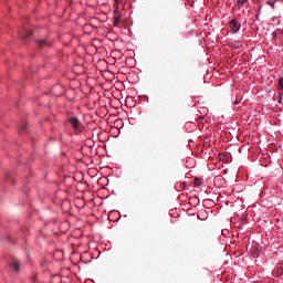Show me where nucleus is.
<instances>
[{
	"mask_svg": "<svg viewBox=\"0 0 283 283\" xmlns=\"http://www.w3.org/2000/svg\"><path fill=\"white\" fill-rule=\"evenodd\" d=\"M270 6H272V8H275V2L271 3L269 2Z\"/></svg>",
	"mask_w": 283,
	"mask_h": 283,
	"instance_id": "15",
	"label": "nucleus"
},
{
	"mask_svg": "<svg viewBox=\"0 0 283 283\" xmlns=\"http://www.w3.org/2000/svg\"><path fill=\"white\" fill-rule=\"evenodd\" d=\"M69 123L72 125L73 129H75L76 132H78V129H81V122L78 120V118L71 117L69 119Z\"/></svg>",
	"mask_w": 283,
	"mask_h": 283,
	"instance_id": "2",
	"label": "nucleus"
},
{
	"mask_svg": "<svg viewBox=\"0 0 283 283\" xmlns=\"http://www.w3.org/2000/svg\"><path fill=\"white\" fill-rule=\"evenodd\" d=\"M277 103L282 104V95H279Z\"/></svg>",
	"mask_w": 283,
	"mask_h": 283,
	"instance_id": "13",
	"label": "nucleus"
},
{
	"mask_svg": "<svg viewBox=\"0 0 283 283\" xmlns=\"http://www.w3.org/2000/svg\"><path fill=\"white\" fill-rule=\"evenodd\" d=\"M35 41L40 48H45V45H48V42L44 39H36Z\"/></svg>",
	"mask_w": 283,
	"mask_h": 283,
	"instance_id": "4",
	"label": "nucleus"
},
{
	"mask_svg": "<svg viewBox=\"0 0 283 283\" xmlns=\"http://www.w3.org/2000/svg\"><path fill=\"white\" fill-rule=\"evenodd\" d=\"M119 21H120V20H119L118 18H115V19H114V25H118Z\"/></svg>",
	"mask_w": 283,
	"mask_h": 283,
	"instance_id": "10",
	"label": "nucleus"
},
{
	"mask_svg": "<svg viewBox=\"0 0 283 283\" xmlns=\"http://www.w3.org/2000/svg\"><path fill=\"white\" fill-rule=\"evenodd\" d=\"M275 274H276V277H282V275H283V262H280L276 265Z\"/></svg>",
	"mask_w": 283,
	"mask_h": 283,
	"instance_id": "3",
	"label": "nucleus"
},
{
	"mask_svg": "<svg viewBox=\"0 0 283 283\" xmlns=\"http://www.w3.org/2000/svg\"><path fill=\"white\" fill-rule=\"evenodd\" d=\"M25 128H27V126L22 125L21 128H20V132H25Z\"/></svg>",
	"mask_w": 283,
	"mask_h": 283,
	"instance_id": "12",
	"label": "nucleus"
},
{
	"mask_svg": "<svg viewBox=\"0 0 283 283\" xmlns=\"http://www.w3.org/2000/svg\"><path fill=\"white\" fill-rule=\"evenodd\" d=\"M12 269L14 271H19V262L14 261L13 264H12Z\"/></svg>",
	"mask_w": 283,
	"mask_h": 283,
	"instance_id": "7",
	"label": "nucleus"
},
{
	"mask_svg": "<svg viewBox=\"0 0 283 283\" xmlns=\"http://www.w3.org/2000/svg\"><path fill=\"white\" fill-rule=\"evenodd\" d=\"M193 185H196V187H200V185H202V181L200 180V178H195Z\"/></svg>",
	"mask_w": 283,
	"mask_h": 283,
	"instance_id": "5",
	"label": "nucleus"
},
{
	"mask_svg": "<svg viewBox=\"0 0 283 283\" xmlns=\"http://www.w3.org/2000/svg\"><path fill=\"white\" fill-rule=\"evenodd\" d=\"M230 45H232L233 48H240V42H235L234 44L233 43H231Z\"/></svg>",
	"mask_w": 283,
	"mask_h": 283,
	"instance_id": "9",
	"label": "nucleus"
},
{
	"mask_svg": "<svg viewBox=\"0 0 283 283\" xmlns=\"http://www.w3.org/2000/svg\"><path fill=\"white\" fill-rule=\"evenodd\" d=\"M120 41H123V39H119V40H118V39H116V40H115V44L120 43Z\"/></svg>",
	"mask_w": 283,
	"mask_h": 283,
	"instance_id": "14",
	"label": "nucleus"
},
{
	"mask_svg": "<svg viewBox=\"0 0 283 283\" xmlns=\"http://www.w3.org/2000/svg\"><path fill=\"white\" fill-rule=\"evenodd\" d=\"M244 3H247V0H238L237 6H238V8H242V6H244Z\"/></svg>",
	"mask_w": 283,
	"mask_h": 283,
	"instance_id": "6",
	"label": "nucleus"
},
{
	"mask_svg": "<svg viewBox=\"0 0 283 283\" xmlns=\"http://www.w3.org/2000/svg\"><path fill=\"white\" fill-rule=\"evenodd\" d=\"M240 28H242V24L238 22V20H231L229 24V30L232 32V34H235V32L240 31Z\"/></svg>",
	"mask_w": 283,
	"mask_h": 283,
	"instance_id": "1",
	"label": "nucleus"
},
{
	"mask_svg": "<svg viewBox=\"0 0 283 283\" xmlns=\"http://www.w3.org/2000/svg\"><path fill=\"white\" fill-rule=\"evenodd\" d=\"M279 87L280 90H283V77L279 80Z\"/></svg>",
	"mask_w": 283,
	"mask_h": 283,
	"instance_id": "8",
	"label": "nucleus"
},
{
	"mask_svg": "<svg viewBox=\"0 0 283 283\" xmlns=\"http://www.w3.org/2000/svg\"><path fill=\"white\" fill-rule=\"evenodd\" d=\"M31 34H34L32 31H27V33L24 34V36H31Z\"/></svg>",
	"mask_w": 283,
	"mask_h": 283,
	"instance_id": "11",
	"label": "nucleus"
}]
</instances>
